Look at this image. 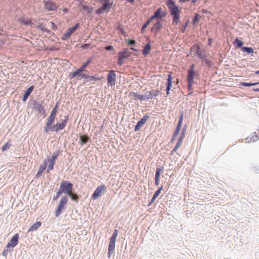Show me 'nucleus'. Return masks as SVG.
<instances>
[{
    "label": "nucleus",
    "instance_id": "obj_54",
    "mask_svg": "<svg viewBox=\"0 0 259 259\" xmlns=\"http://www.w3.org/2000/svg\"><path fill=\"white\" fill-rule=\"evenodd\" d=\"M8 249H5L4 250V251L2 252V255L6 256V255H7V254L8 253Z\"/></svg>",
    "mask_w": 259,
    "mask_h": 259
},
{
    "label": "nucleus",
    "instance_id": "obj_44",
    "mask_svg": "<svg viewBox=\"0 0 259 259\" xmlns=\"http://www.w3.org/2000/svg\"><path fill=\"white\" fill-rule=\"evenodd\" d=\"M84 68L81 66L78 69L76 70L77 72L79 74V77L81 78V74H82L83 72Z\"/></svg>",
    "mask_w": 259,
    "mask_h": 259
},
{
    "label": "nucleus",
    "instance_id": "obj_10",
    "mask_svg": "<svg viewBox=\"0 0 259 259\" xmlns=\"http://www.w3.org/2000/svg\"><path fill=\"white\" fill-rule=\"evenodd\" d=\"M44 9L47 11H57L58 6L56 3L50 1H44Z\"/></svg>",
    "mask_w": 259,
    "mask_h": 259
},
{
    "label": "nucleus",
    "instance_id": "obj_61",
    "mask_svg": "<svg viewBox=\"0 0 259 259\" xmlns=\"http://www.w3.org/2000/svg\"><path fill=\"white\" fill-rule=\"evenodd\" d=\"M190 0H179V2H181V3H184V2H188Z\"/></svg>",
    "mask_w": 259,
    "mask_h": 259
},
{
    "label": "nucleus",
    "instance_id": "obj_1",
    "mask_svg": "<svg viewBox=\"0 0 259 259\" xmlns=\"http://www.w3.org/2000/svg\"><path fill=\"white\" fill-rule=\"evenodd\" d=\"M166 5L170 13V15L173 17V24H178L180 22V10L179 7L175 5V2L172 0H168Z\"/></svg>",
    "mask_w": 259,
    "mask_h": 259
},
{
    "label": "nucleus",
    "instance_id": "obj_42",
    "mask_svg": "<svg viewBox=\"0 0 259 259\" xmlns=\"http://www.w3.org/2000/svg\"><path fill=\"white\" fill-rule=\"evenodd\" d=\"M242 50L245 51L248 53H252L253 52V49L252 48L249 47H243Z\"/></svg>",
    "mask_w": 259,
    "mask_h": 259
},
{
    "label": "nucleus",
    "instance_id": "obj_30",
    "mask_svg": "<svg viewBox=\"0 0 259 259\" xmlns=\"http://www.w3.org/2000/svg\"><path fill=\"white\" fill-rule=\"evenodd\" d=\"M37 28L40 30H41L42 31L44 32H46L48 34L50 33V31L47 28H46L45 26L43 24H39L37 26Z\"/></svg>",
    "mask_w": 259,
    "mask_h": 259
},
{
    "label": "nucleus",
    "instance_id": "obj_47",
    "mask_svg": "<svg viewBox=\"0 0 259 259\" xmlns=\"http://www.w3.org/2000/svg\"><path fill=\"white\" fill-rule=\"evenodd\" d=\"M105 49L108 51H113V46L112 45H107L105 47Z\"/></svg>",
    "mask_w": 259,
    "mask_h": 259
},
{
    "label": "nucleus",
    "instance_id": "obj_33",
    "mask_svg": "<svg viewBox=\"0 0 259 259\" xmlns=\"http://www.w3.org/2000/svg\"><path fill=\"white\" fill-rule=\"evenodd\" d=\"M22 22L25 25H29L31 26H32L33 24V23L30 20L26 19L25 18L22 19Z\"/></svg>",
    "mask_w": 259,
    "mask_h": 259
},
{
    "label": "nucleus",
    "instance_id": "obj_43",
    "mask_svg": "<svg viewBox=\"0 0 259 259\" xmlns=\"http://www.w3.org/2000/svg\"><path fill=\"white\" fill-rule=\"evenodd\" d=\"M161 171V169L159 168H156L155 178L160 179V174Z\"/></svg>",
    "mask_w": 259,
    "mask_h": 259
},
{
    "label": "nucleus",
    "instance_id": "obj_21",
    "mask_svg": "<svg viewBox=\"0 0 259 259\" xmlns=\"http://www.w3.org/2000/svg\"><path fill=\"white\" fill-rule=\"evenodd\" d=\"M128 56V53L127 52H120L118 56V63L119 65H121L123 60Z\"/></svg>",
    "mask_w": 259,
    "mask_h": 259
},
{
    "label": "nucleus",
    "instance_id": "obj_24",
    "mask_svg": "<svg viewBox=\"0 0 259 259\" xmlns=\"http://www.w3.org/2000/svg\"><path fill=\"white\" fill-rule=\"evenodd\" d=\"M41 225L40 222H37L33 224L28 229L27 232H33L37 230Z\"/></svg>",
    "mask_w": 259,
    "mask_h": 259
},
{
    "label": "nucleus",
    "instance_id": "obj_50",
    "mask_svg": "<svg viewBox=\"0 0 259 259\" xmlns=\"http://www.w3.org/2000/svg\"><path fill=\"white\" fill-rule=\"evenodd\" d=\"M51 23V25H52V29L54 30H56L57 29V25L55 24V23H54L53 22H50Z\"/></svg>",
    "mask_w": 259,
    "mask_h": 259
},
{
    "label": "nucleus",
    "instance_id": "obj_52",
    "mask_svg": "<svg viewBox=\"0 0 259 259\" xmlns=\"http://www.w3.org/2000/svg\"><path fill=\"white\" fill-rule=\"evenodd\" d=\"M179 147H178L177 146H175V147H174V148L172 149V151H171V155L174 153V152H177V149H178Z\"/></svg>",
    "mask_w": 259,
    "mask_h": 259
},
{
    "label": "nucleus",
    "instance_id": "obj_27",
    "mask_svg": "<svg viewBox=\"0 0 259 259\" xmlns=\"http://www.w3.org/2000/svg\"><path fill=\"white\" fill-rule=\"evenodd\" d=\"M161 26H162V24L160 23V21H159L157 22L155 24L154 26L152 28V31L157 32L160 30V29L161 28Z\"/></svg>",
    "mask_w": 259,
    "mask_h": 259
},
{
    "label": "nucleus",
    "instance_id": "obj_5",
    "mask_svg": "<svg viewBox=\"0 0 259 259\" xmlns=\"http://www.w3.org/2000/svg\"><path fill=\"white\" fill-rule=\"evenodd\" d=\"M68 120V116H65L64 119L61 120V122H57L55 124L53 125L50 132H58L62 130L66 125L67 121Z\"/></svg>",
    "mask_w": 259,
    "mask_h": 259
},
{
    "label": "nucleus",
    "instance_id": "obj_28",
    "mask_svg": "<svg viewBox=\"0 0 259 259\" xmlns=\"http://www.w3.org/2000/svg\"><path fill=\"white\" fill-rule=\"evenodd\" d=\"M69 197L71 199L75 202H77L78 203V201H79V197L78 196V195L76 193H70L68 195H67V197Z\"/></svg>",
    "mask_w": 259,
    "mask_h": 259
},
{
    "label": "nucleus",
    "instance_id": "obj_26",
    "mask_svg": "<svg viewBox=\"0 0 259 259\" xmlns=\"http://www.w3.org/2000/svg\"><path fill=\"white\" fill-rule=\"evenodd\" d=\"M100 80V78L97 77V75H89V77L84 80V82H90L94 83L96 80Z\"/></svg>",
    "mask_w": 259,
    "mask_h": 259
},
{
    "label": "nucleus",
    "instance_id": "obj_59",
    "mask_svg": "<svg viewBox=\"0 0 259 259\" xmlns=\"http://www.w3.org/2000/svg\"><path fill=\"white\" fill-rule=\"evenodd\" d=\"M53 108H56V110H58V103H57L55 106H54V107Z\"/></svg>",
    "mask_w": 259,
    "mask_h": 259
},
{
    "label": "nucleus",
    "instance_id": "obj_55",
    "mask_svg": "<svg viewBox=\"0 0 259 259\" xmlns=\"http://www.w3.org/2000/svg\"><path fill=\"white\" fill-rule=\"evenodd\" d=\"M155 184L156 186H158L159 185V179H157V178H155Z\"/></svg>",
    "mask_w": 259,
    "mask_h": 259
},
{
    "label": "nucleus",
    "instance_id": "obj_46",
    "mask_svg": "<svg viewBox=\"0 0 259 259\" xmlns=\"http://www.w3.org/2000/svg\"><path fill=\"white\" fill-rule=\"evenodd\" d=\"M57 113V110H56V108H53L50 115H52V116L56 117Z\"/></svg>",
    "mask_w": 259,
    "mask_h": 259
},
{
    "label": "nucleus",
    "instance_id": "obj_49",
    "mask_svg": "<svg viewBox=\"0 0 259 259\" xmlns=\"http://www.w3.org/2000/svg\"><path fill=\"white\" fill-rule=\"evenodd\" d=\"M183 120V113H182V114L180 117L179 120L178 124L182 125Z\"/></svg>",
    "mask_w": 259,
    "mask_h": 259
},
{
    "label": "nucleus",
    "instance_id": "obj_48",
    "mask_svg": "<svg viewBox=\"0 0 259 259\" xmlns=\"http://www.w3.org/2000/svg\"><path fill=\"white\" fill-rule=\"evenodd\" d=\"M183 137L182 136H181L180 138L179 139L178 143H177L176 144V146H177L178 147H180L181 145H182V141H183Z\"/></svg>",
    "mask_w": 259,
    "mask_h": 259
},
{
    "label": "nucleus",
    "instance_id": "obj_3",
    "mask_svg": "<svg viewBox=\"0 0 259 259\" xmlns=\"http://www.w3.org/2000/svg\"><path fill=\"white\" fill-rule=\"evenodd\" d=\"M194 64H192L188 70L187 81L189 91L192 90V85L194 83V78L196 75V73L194 71Z\"/></svg>",
    "mask_w": 259,
    "mask_h": 259
},
{
    "label": "nucleus",
    "instance_id": "obj_15",
    "mask_svg": "<svg viewBox=\"0 0 259 259\" xmlns=\"http://www.w3.org/2000/svg\"><path fill=\"white\" fill-rule=\"evenodd\" d=\"M105 188L104 185H101L99 187H98L95 191L94 192L92 196V198L93 200L97 199L101 194L102 190Z\"/></svg>",
    "mask_w": 259,
    "mask_h": 259
},
{
    "label": "nucleus",
    "instance_id": "obj_7",
    "mask_svg": "<svg viewBox=\"0 0 259 259\" xmlns=\"http://www.w3.org/2000/svg\"><path fill=\"white\" fill-rule=\"evenodd\" d=\"M102 3V6L96 10V13L97 14L101 15L103 13H107L110 9L111 4L107 0H105Z\"/></svg>",
    "mask_w": 259,
    "mask_h": 259
},
{
    "label": "nucleus",
    "instance_id": "obj_12",
    "mask_svg": "<svg viewBox=\"0 0 259 259\" xmlns=\"http://www.w3.org/2000/svg\"><path fill=\"white\" fill-rule=\"evenodd\" d=\"M59 150H56L55 152L53 153V155L49 161L48 168L47 170V172H49V170H52L54 168V166L55 163V160L59 156Z\"/></svg>",
    "mask_w": 259,
    "mask_h": 259
},
{
    "label": "nucleus",
    "instance_id": "obj_32",
    "mask_svg": "<svg viewBox=\"0 0 259 259\" xmlns=\"http://www.w3.org/2000/svg\"><path fill=\"white\" fill-rule=\"evenodd\" d=\"M92 61H93V58H92V57H91V58H89V59H88V60H87L85 62H84V63H83L82 64V65H81V66H82V68H83L84 69H85V68L88 67V66L90 64H91V63H92Z\"/></svg>",
    "mask_w": 259,
    "mask_h": 259
},
{
    "label": "nucleus",
    "instance_id": "obj_45",
    "mask_svg": "<svg viewBox=\"0 0 259 259\" xmlns=\"http://www.w3.org/2000/svg\"><path fill=\"white\" fill-rule=\"evenodd\" d=\"M200 18V16L199 15V14H196L194 17V18L193 19V23L194 24L196 22H197Z\"/></svg>",
    "mask_w": 259,
    "mask_h": 259
},
{
    "label": "nucleus",
    "instance_id": "obj_60",
    "mask_svg": "<svg viewBox=\"0 0 259 259\" xmlns=\"http://www.w3.org/2000/svg\"><path fill=\"white\" fill-rule=\"evenodd\" d=\"M63 11V12L65 13H66L68 12V9L67 8H64Z\"/></svg>",
    "mask_w": 259,
    "mask_h": 259
},
{
    "label": "nucleus",
    "instance_id": "obj_8",
    "mask_svg": "<svg viewBox=\"0 0 259 259\" xmlns=\"http://www.w3.org/2000/svg\"><path fill=\"white\" fill-rule=\"evenodd\" d=\"M159 94V91L158 90L154 89L151 90L145 93L144 95H143V99H144V100H146L155 98L157 97Z\"/></svg>",
    "mask_w": 259,
    "mask_h": 259
},
{
    "label": "nucleus",
    "instance_id": "obj_16",
    "mask_svg": "<svg viewBox=\"0 0 259 259\" xmlns=\"http://www.w3.org/2000/svg\"><path fill=\"white\" fill-rule=\"evenodd\" d=\"M149 118V116L145 115L140 120H139L136 125L135 127V131H139L141 127L143 126V125L146 123L147 120H148Z\"/></svg>",
    "mask_w": 259,
    "mask_h": 259
},
{
    "label": "nucleus",
    "instance_id": "obj_17",
    "mask_svg": "<svg viewBox=\"0 0 259 259\" xmlns=\"http://www.w3.org/2000/svg\"><path fill=\"white\" fill-rule=\"evenodd\" d=\"M34 86L31 85L29 87L25 92L23 95L22 101L25 102L28 99V97L30 96V94L32 93L33 90H34Z\"/></svg>",
    "mask_w": 259,
    "mask_h": 259
},
{
    "label": "nucleus",
    "instance_id": "obj_63",
    "mask_svg": "<svg viewBox=\"0 0 259 259\" xmlns=\"http://www.w3.org/2000/svg\"><path fill=\"white\" fill-rule=\"evenodd\" d=\"M253 90L254 91H255V92H259V88H258V89H254Z\"/></svg>",
    "mask_w": 259,
    "mask_h": 259
},
{
    "label": "nucleus",
    "instance_id": "obj_64",
    "mask_svg": "<svg viewBox=\"0 0 259 259\" xmlns=\"http://www.w3.org/2000/svg\"><path fill=\"white\" fill-rule=\"evenodd\" d=\"M198 0H192V3H195Z\"/></svg>",
    "mask_w": 259,
    "mask_h": 259
},
{
    "label": "nucleus",
    "instance_id": "obj_20",
    "mask_svg": "<svg viewBox=\"0 0 259 259\" xmlns=\"http://www.w3.org/2000/svg\"><path fill=\"white\" fill-rule=\"evenodd\" d=\"M113 252V234L110 238V243L108 247V256L110 257Z\"/></svg>",
    "mask_w": 259,
    "mask_h": 259
},
{
    "label": "nucleus",
    "instance_id": "obj_18",
    "mask_svg": "<svg viewBox=\"0 0 259 259\" xmlns=\"http://www.w3.org/2000/svg\"><path fill=\"white\" fill-rule=\"evenodd\" d=\"M47 166V163L46 161H45V163L42 164H41L39 166V169L35 176V178L37 179L40 177L44 170L46 169Z\"/></svg>",
    "mask_w": 259,
    "mask_h": 259
},
{
    "label": "nucleus",
    "instance_id": "obj_19",
    "mask_svg": "<svg viewBox=\"0 0 259 259\" xmlns=\"http://www.w3.org/2000/svg\"><path fill=\"white\" fill-rule=\"evenodd\" d=\"M172 77L171 76V73H169L168 75V77L167 79V84H166V94L168 95L169 94V91L172 87Z\"/></svg>",
    "mask_w": 259,
    "mask_h": 259
},
{
    "label": "nucleus",
    "instance_id": "obj_53",
    "mask_svg": "<svg viewBox=\"0 0 259 259\" xmlns=\"http://www.w3.org/2000/svg\"><path fill=\"white\" fill-rule=\"evenodd\" d=\"M179 147H178L177 146H175V147H174V148L172 149V151H171V155L174 153V152H177V149H178Z\"/></svg>",
    "mask_w": 259,
    "mask_h": 259
},
{
    "label": "nucleus",
    "instance_id": "obj_6",
    "mask_svg": "<svg viewBox=\"0 0 259 259\" xmlns=\"http://www.w3.org/2000/svg\"><path fill=\"white\" fill-rule=\"evenodd\" d=\"M80 26L79 23H76L74 26L72 27L68 28L67 31L63 34L62 39L63 40H67L71 35V34L74 32Z\"/></svg>",
    "mask_w": 259,
    "mask_h": 259
},
{
    "label": "nucleus",
    "instance_id": "obj_14",
    "mask_svg": "<svg viewBox=\"0 0 259 259\" xmlns=\"http://www.w3.org/2000/svg\"><path fill=\"white\" fill-rule=\"evenodd\" d=\"M166 15L165 12H163L161 8H159L154 13V15L150 18L151 20L161 19Z\"/></svg>",
    "mask_w": 259,
    "mask_h": 259
},
{
    "label": "nucleus",
    "instance_id": "obj_39",
    "mask_svg": "<svg viewBox=\"0 0 259 259\" xmlns=\"http://www.w3.org/2000/svg\"><path fill=\"white\" fill-rule=\"evenodd\" d=\"M162 189H163V187L162 186L159 187L157 190V191L155 192V193L154 194L153 196L156 198L158 196L159 194L161 193V191L162 190Z\"/></svg>",
    "mask_w": 259,
    "mask_h": 259
},
{
    "label": "nucleus",
    "instance_id": "obj_51",
    "mask_svg": "<svg viewBox=\"0 0 259 259\" xmlns=\"http://www.w3.org/2000/svg\"><path fill=\"white\" fill-rule=\"evenodd\" d=\"M128 43L130 45H133L135 44L136 41L134 40H129Z\"/></svg>",
    "mask_w": 259,
    "mask_h": 259
},
{
    "label": "nucleus",
    "instance_id": "obj_2",
    "mask_svg": "<svg viewBox=\"0 0 259 259\" xmlns=\"http://www.w3.org/2000/svg\"><path fill=\"white\" fill-rule=\"evenodd\" d=\"M73 184L71 182L63 180L61 182L59 189L62 193L66 194L65 196H67L72 192L73 190Z\"/></svg>",
    "mask_w": 259,
    "mask_h": 259
},
{
    "label": "nucleus",
    "instance_id": "obj_29",
    "mask_svg": "<svg viewBox=\"0 0 259 259\" xmlns=\"http://www.w3.org/2000/svg\"><path fill=\"white\" fill-rule=\"evenodd\" d=\"M150 50H151L150 45L149 43H148L145 45V46L144 47V49L143 51V54L144 56L147 55L148 54H149Z\"/></svg>",
    "mask_w": 259,
    "mask_h": 259
},
{
    "label": "nucleus",
    "instance_id": "obj_11",
    "mask_svg": "<svg viewBox=\"0 0 259 259\" xmlns=\"http://www.w3.org/2000/svg\"><path fill=\"white\" fill-rule=\"evenodd\" d=\"M43 101H35L33 103V109L38 111L39 113L44 115L45 117L46 115V111L44 107L42 106V103Z\"/></svg>",
    "mask_w": 259,
    "mask_h": 259
},
{
    "label": "nucleus",
    "instance_id": "obj_9",
    "mask_svg": "<svg viewBox=\"0 0 259 259\" xmlns=\"http://www.w3.org/2000/svg\"><path fill=\"white\" fill-rule=\"evenodd\" d=\"M56 117L49 115L47 119L46 125L44 127V132L45 133H48L51 131L52 126H53Z\"/></svg>",
    "mask_w": 259,
    "mask_h": 259
},
{
    "label": "nucleus",
    "instance_id": "obj_37",
    "mask_svg": "<svg viewBox=\"0 0 259 259\" xmlns=\"http://www.w3.org/2000/svg\"><path fill=\"white\" fill-rule=\"evenodd\" d=\"M182 125L178 124L177 125V126L175 130V131L174 134V137H175L178 135V134L179 133L180 130L181 128Z\"/></svg>",
    "mask_w": 259,
    "mask_h": 259
},
{
    "label": "nucleus",
    "instance_id": "obj_23",
    "mask_svg": "<svg viewBox=\"0 0 259 259\" xmlns=\"http://www.w3.org/2000/svg\"><path fill=\"white\" fill-rule=\"evenodd\" d=\"M90 140V138L87 135H81L79 136L80 143L81 145L85 144Z\"/></svg>",
    "mask_w": 259,
    "mask_h": 259
},
{
    "label": "nucleus",
    "instance_id": "obj_36",
    "mask_svg": "<svg viewBox=\"0 0 259 259\" xmlns=\"http://www.w3.org/2000/svg\"><path fill=\"white\" fill-rule=\"evenodd\" d=\"M152 21V20H151V18H150L149 20H148L143 25L142 28H141V32L143 33L144 32V31L145 30V29H146V28L147 27V26L149 24V23H150V22Z\"/></svg>",
    "mask_w": 259,
    "mask_h": 259
},
{
    "label": "nucleus",
    "instance_id": "obj_41",
    "mask_svg": "<svg viewBox=\"0 0 259 259\" xmlns=\"http://www.w3.org/2000/svg\"><path fill=\"white\" fill-rule=\"evenodd\" d=\"M258 83H248V82H242L241 83V84L243 86H245V87H249V86H252V85H255L257 84H258Z\"/></svg>",
    "mask_w": 259,
    "mask_h": 259
},
{
    "label": "nucleus",
    "instance_id": "obj_22",
    "mask_svg": "<svg viewBox=\"0 0 259 259\" xmlns=\"http://www.w3.org/2000/svg\"><path fill=\"white\" fill-rule=\"evenodd\" d=\"M128 97L131 99L134 100L139 99L141 101L144 100V99H143V95H140L134 92H130L128 94Z\"/></svg>",
    "mask_w": 259,
    "mask_h": 259
},
{
    "label": "nucleus",
    "instance_id": "obj_4",
    "mask_svg": "<svg viewBox=\"0 0 259 259\" xmlns=\"http://www.w3.org/2000/svg\"><path fill=\"white\" fill-rule=\"evenodd\" d=\"M68 201L67 196H63L60 200L59 203L55 211V217H58L63 212V209L65 208Z\"/></svg>",
    "mask_w": 259,
    "mask_h": 259
},
{
    "label": "nucleus",
    "instance_id": "obj_57",
    "mask_svg": "<svg viewBox=\"0 0 259 259\" xmlns=\"http://www.w3.org/2000/svg\"><path fill=\"white\" fill-rule=\"evenodd\" d=\"M155 199H156V198H155L153 196V197L152 198L151 202H150L149 205H151V204H152L153 203V202L155 201Z\"/></svg>",
    "mask_w": 259,
    "mask_h": 259
},
{
    "label": "nucleus",
    "instance_id": "obj_35",
    "mask_svg": "<svg viewBox=\"0 0 259 259\" xmlns=\"http://www.w3.org/2000/svg\"><path fill=\"white\" fill-rule=\"evenodd\" d=\"M234 45H236V47L240 48L241 47L243 44L242 41L240 40L238 38H236L234 42Z\"/></svg>",
    "mask_w": 259,
    "mask_h": 259
},
{
    "label": "nucleus",
    "instance_id": "obj_58",
    "mask_svg": "<svg viewBox=\"0 0 259 259\" xmlns=\"http://www.w3.org/2000/svg\"><path fill=\"white\" fill-rule=\"evenodd\" d=\"M184 136H185V130H183L182 133H181V136H182L183 137V139L184 138Z\"/></svg>",
    "mask_w": 259,
    "mask_h": 259
},
{
    "label": "nucleus",
    "instance_id": "obj_31",
    "mask_svg": "<svg viewBox=\"0 0 259 259\" xmlns=\"http://www.w3.org/2000/svg\"><path fill=\"white\" fill-rule=\"evenodd\" d=\"M89 73H90L89 71L86 70L85 69H84L83 72H82V74H81V79L84 78V81L85 79H87L88 77H89V76L90 75Z\"/></svg>",
    "mask_w": 259,
    "mask_h": 259
},
{
    "label": "nucleus",
    "instance_id": "obj_34",
    "mask_svg": "<svg viewBox=\"0 0 259 259\" xmlns=\"http://www.w3.org/2000/svg\"><path fill=\"white\" fill-rule=\"evenodd\" d=\"M10 141H8L5 144H4L2 148V151H5L7 150L10 148Z\"/></svg>",
    "mask_w": 259,
    "mask_h": 259
},
{
    "label": "nucleus",
    "instance_id": "obj_40",
    "mask_svg": "<svg viewBox=\"0 0 259 259\" xmlns=\"http://www.w3.org/2000/svg\"><path fill=\"white\" fill-rule=\"evenodd\" d=\"M75 77H77V79L78 80L81 79L80 77H79V74L78 73V72H77L76 70L72 72L71 75V78H74Z\"/></svg>",
    "mask_w": 259,
    "mask_h": 259
},
{
    "label": "nucleus",
    "instance_id": "obj_62",
    "mask_svg": "<svg viewBox=\"0 0 259 259\" xmlns=\"http://www.w3.org/2000/svg\"><path fill=\"white\" fill-rule=\"evenodd\" d=\"M117 230H114V238L117 235Z\"/></svg>",
    "mask_w": 259,
    "mask_h": 259
},
{
    "label": "nucleus",
    "instance_id": "obj_56",
    "mask_svg": "<svg viewBox=\"0 0 259 259\" xmlns=\"http://www.w3.org/2000/svg\"><path fill=\"white\" fill-rule=\"evenodd\" d=\"M90 46V45L89 44H85L83 45H82V47L83 48V49H85V48H89Z\"/></svg>",
    "mask_w": 259,
    "mask_h": 259
},
{
    "label": "nucleus",
    "instance_id": "obj_13",
    "mask_svg": "<svg viewBox=\"0 0 259 259\" xmlns=\"http://www.w3.org/2000/svg\"><path fill=\"white\" fill-rule=\"evenodd\" d=\"M19 235L18 233H16L13 235V236L11 238L10 242L7 245V248H9L10 247H14L16 246L18 243Z\"/></svg>",
    "mask_w": 259,
    "mask_h": 259
},
{
    "label": "nucleus",
    "instance_id": "obj_38",
    "mask_svg": "<svg viewBox=\"0 0 259 259\" xmlns=\"http://www.w3.org/2000/svg\"><path fill=\"white\" fill-rule=\"evenodd\" d=\"M62 194L63 193H62V192L59 189V190L56 193V195L53 197V200L56 201V200H57Z\"/></svg>",
    "mask_w": 259,
    "mask_h": 259
},
{
    "label": "nucleus",
    "instance_id": "obj_25",
    "mask_svg": "<svg viewBox=\"0 0 259 259\" xmlns=\"http://www.w3.org/2000/svg\"><path fill=\"white\" fill-rule=\"evenodd\" d=\"M108 85L111 87L113 85V70H111L108 75Z\"/></svg>",
    "mask_w": 259,
    "mask_h": 259
}]
</instances>
